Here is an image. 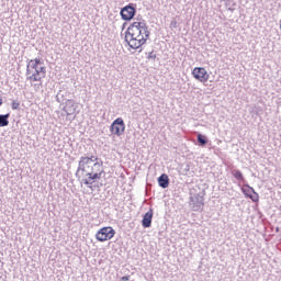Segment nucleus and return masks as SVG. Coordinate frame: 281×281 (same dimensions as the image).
<instances>
[{
  "label": "nucleus",
  "instance_id": "obj_1",
  "mask_svg": "<svg viewBox=\"0 0 281 281\" xmlns=\"http://www.w3.org/2000/svg\"><path fill=\"white\" fill-rule=\"evenodd\" d=\"M146 36L142 35V29L137 24L132 23L125 32V43L131 49H139L142 45H146Z\"/></svg>",
  "mask_w": 281,
  "mask_h": 281
},
{
  "label": "nucleus",
  "instance_id": "obj_2",
  "mask_svg": "<svg viewBox=\"0 0 281 281\" xmlns=\"http://www.w3.org/2000/svg\"><path fill=\"white\" fill-rule=\"evenodd\" d=\"M102 175H104V170L94 172L93 167H91L89 171H87L86 173H83L81 176L79 181H80V183H83L85 186L90 188V190H92L93 183H95L97 181H100V179H102Z\"/></svg>",
  "mask_w": 281,
  "mask_h": 281
},
{
  "label": "nucleus",
  "instance_id": "obj_3",
  "mask_svg": "<svg viewBox=\"0 0 281 281\" xmlns=\"http://www.w3.org/2000/svg\"><path fill=\"white\" fill-rule=\"evenodd\" d=\"M205 190L195 193L190 198V205L193 212H203V207H205Z\"/></svg>",
  "mask_w": 281,
  "mask_h": 281
},
{
  "label": "nucleus",
  "instance_id": "obj_4",
  "mask_svg": "<svg viewBox=\"0 0 281 281\" xmlns=\"http://www.w3.org/2000/svg\"><path fill=\"white\" fill-rule=\"evenodd\" d=\"M90 168H91V162L89 161L87 156H81L79 158L78 168L75 173L76 179L80 181V179H82V176L90 171L89 170Z\"/></svg>",
  "mask_w": 281,
  "mask_h": 281
},
{
  "label": "nucleus",
  "instance_id": "obj_5",
  "mask_svg": "<svg viewBox=\"0 0 281 281\" xmlns=\"http://www.w3.org/2000/svg\"><path fill=\"white\" fill-rule=\"evenodd\" d=\"M120 14L122 21H133V19H135V15L137 14V4L128 3L121 9Z\"/></svg>",
  "mask_w": 281,
  "mask_h": 281
},
{
  "label": "nucleus",
  "instance_id": "obj_6",
  "mask_svg": "<svg viewBox=\"0 0 281 281\" xmlns=\"http://www.w3.org/2000/svg\"><path fill=\"white\" fill-rule=\"evenodd\" d=\"M124 131H126V124L123 117L115 119L110 125V133L116 137L124 135Z\"/></svg>",
  "mask_w": 281,
  "mask_h": 281
},
{
  "label": "nucleus",
  "instance_id": "obj_7",
  "mask_svg": "<svg viewBox=\"0 0 281 281\" xmlns=\"http://www.w3.org/2000/svg\"><path fill=\"white\" fill-rule=\"evenodd\" d=\"M113 236H115V229H113L111 226L102 227L95 234V238L99 243L111 240Z\"/></svg>",
  "mask_w": 281,
  "mask_h": 281
},
{
  "label": "nucleus",
  "instance_id": "obj_8",
  "mask_svg": "<svg viewBox=\"0 0 281 281\" xmlns=\"http://www.w3.org/2000/svg\"><path fill=\"white\" fill-rule=\"evenodd\" d=\"M241 192L246 199H250L252 203H258V201H260V195L258 192H256V190L247 183L241 188Z\"/></svg>",
  "mask_w": 281,
  "mask_h": 281
},
{
  "label": "nucleus",
  "instance_id": "obj_9",
  "mask_svg": "<svg viewBox=\"0 0 281 281\" xmlns=\"http://www.w3.org/2000/svg\"><path fill=\"white\" fill-rule=\"evenodd\" d=\"M192 76L199 82H207L210 80V74H207L204 67H195L192 70Z\"/></svg>",
  "mask_w": 281,
  "mask_h": 281
},
{
  "label": "nucleus",
  "instance_id": "obj_10",
  "mask_svg": "<svg viewBox=\"0 0 281 281\" xmlns=\"http://www.w3.org/2000/svg\"><path fill=\"white\" fill-rule=\"evenodd\" d=\"M45 76H47V68L45 66H40L27 78L29 80H33V82H41V79L45 78Z\"/></svg>",
  "mask_w": 281,
  "mask_h": 281
},
{
  "label": "nucleus",
  "instance_id": "obj_11",
  "mask_svg": "<svg viewBox=\"0 0 281 281\" xmlns=\"http://www.w3.org/2000/svg\"><path fill=\"white\" fill-rule=\"evenodd\" d=\"M61 106V111H64L66 115H74L78 109V103L71 99H67Z\"/></svg>",
  "mask_w": 281,
  "mask_h": 281
},
{
  "label": "nucleus",
  "instance_id": "obj_12",
  "mask_svg": "<svg viewBox=\"0 0 281 281\" xmlns=\"http://www.w3.org/2000/svg\"><path fill=\"white\" fill-rule=\"evenodd\" d=\"M153 216H154L153 209H149L148 212H146L143 215L142 227H144V229H148V227H153Z\"/></svg>",
  "mask_w": 281,
  "mask_h": 281
},
{
  "label": "nucleus",
  "instance_id": "obj_13",
  "mask_svg": "<svg viewBox=\"0 0 281 281\" xmlns=\"http://www.w3.org/2000/svg\"><path fill=\"white\" fill-rule=\"evenodd\" d=\"M138 22H133L134 25L138 26L140 30H144V34L146 38H150V31H148V25L146 24V20L137 18Z\"/></svg>",
  "mask_w": 281,
  "mask_h": 281
},
{
  "label": "nucleus",
  "instance_id": "obj_14",
  "mask_svg": "<svg viewBox=\"0 0 281 281\" xmlns=\"http://www.w3.org/2000/svg\"><path fill=\"white\" fill-rule=\"evenodd\" d=\"M158 186H159V188H162L164 190H166V188H168V186H170V178L168 177V175L162 173L158 177Z\"/></svg>",
  "mask_w": 281,
  "mask_h": 281
},
{
  "label": "nucleus",
  "instance_id": "obj_15",
  "mask_svg": "<svg viewBox=\"0 0 281 281\" xmlns=\"http://www.w3.org/2000/svg\"><path fill=\"white\" fill-rule=\"evenodd\" d=\"M67 95H69V92L67 90H59L55 97L56 102H58L60 106H63V104H65L63 101L65 100V98H67Z\"/></svg>",
  "mask_w": 281,
  "mask_h": 281
},
{
  "label": "nucleus",
  "instance_id": "obj_16",
  "mask_svg": "<svg viewBox=\"0 0 281 281\" xmlns=\"http://www.w3.org/2000/svg\"><path fill=\"white\" fill-rule=\"evenodd\" d=\"M5 126H10V113L0 114V128H5Z\"/></svg>",
  "mask_w": 281,
  "mask_h": 281
},
{
  "label": "nucleus",
  "instance_id": "obj_17",
  "mask_svg": "<svg viewBox=\"0 0 281 281\" xmlns=\"http://www.w3.org/2000/svg\"><path fill=\"white\" fill-rule=\"evenodd\" d=\"M231 175H233V177H235L237 181H241V183H247V180H245V176H243V171L234 169L231 171Z\"/></svg>",
  "mask_w": 281,
  "mask_h": 281
},
{
  "label": "nucleus",
  "instance_id": "obj_18",
  "mask_svg": "<svg viewBox=\"0 0 281 281\" xmlns=\"http://www.w3.org/2000/svg\"><path fill=\"white\" fill-rule=\"evenodd\" d=\"M40 67L36 65V63L33 59H30L26 65V76H30L33 71H36ZM34 69V70H32Z\"/></svg>",
  "mask_w": 281,
  "mask_h": 281
},
{
  "label": "nucleus",
  "instance_id": "obj_19",
  "mask_svg": "<svg viewBox=\"0 0 281 281\" xmlns=\"http://www.w3.org/2000/svg\"><path fill=\"white\" fill-rule=\"evenodd\" d=\"M196 139H198V146H201V147H204V146H207V136L199 133L198 136H196Z\"/></svg>",
  "mask_w": 281,
  "mask_h": 281
},
{
  "label": "nucleus",
  "instance_id": "obj_20",
  "mask_svg": "<svg viewBox=\"0 0 281 281\" xmlns=\"http://www.w3.org/2000/svg\"><path fill=\"white\" fill-rule=\"evenodd\" d=\"M236 5V2L234 0H227L226 1V8L229 10V12H234L236 10L234 7Z\"/></svg>",
  "mask_w": 281,
  "mask_h": 281
},
{
  "label": "nucleus",
  "instance_id": "obj_21",
  "mask_svg": "<svg viewBox=\"0 0 281 281\" xmlns=\"http://www.w3.org/2000/svg\"><path fill=\"white\" fill-rule=\"evenodd\" d=\"M147 54V60H156L157 59V54L155 53V50H151Z\"/></svg>",
  "mask_w": 281,
  "mask_h": 281
},
{
  "label": "nucleus",
  "instance_id": "obj_22",
  "mask_svg": "<svg viewBox=\"0 0 281 281\" xmlns=\"http://www.w3.org/2000/svg\"><path fill=\"white\" fill-rule=\"evenodd\" d=\"M19 106H21V103H19V101H12L11 103L12 111H19Z\"/></svg>",
  "mask_w": 281,
  "mask_h": 281
},
{
  "label": "nucleus",
  "instance_id": "obj_23",
  "mask_svg": "<svg viewBox=\"0 0 281 281\" xmlns=\"http://www.w3.org/2000/svg\"><path fill=\"white\" fill-rule=\"evenodd\" d=\"M86 159H89V162L90 164H93L94 161L97 162L98 161V157L97 156H86Z\"/></svg>",
  "mask_w": 281,
  "mask_h": 281
},
{
  "label": "nucleus",
  "instance_id": "obj_24",
  "mask_svg": "<svg viewBox=\"0 0 281 281\" xmlns=\"http://www.w3.org/2000/svg\"><path fill=\"white\" fill-rule=\"evenodd\" d=\"M102 166H104V162L102 160H100V161L94 162L92 168H100Z\"/></svg>",
  "mask_w": 281,
  "mask_h": 281
},
{
  "label": "nucleus",
  "instance_id": "obj_25",
  "mask_svg": "<svg viewBox=\"0 0 281 281\" xmlns=\"http://www.w3.org/2000/svg\"><path fill=\"white\" fill-rule=\"evenodd\" d=\"M34 61H35V65L38 67V66H41V65H44V61L43 60H41V58H35V59H33Z\"/></svg>",
  "mask_w": 281,
  "mask_h": 281
},
{
  "label": "nucleus",
  "instance_id": "obj_26",
  "mask_svg": "<svg viewBox=\"0 0 281 281\" xmlns=\"http://www.w3.org/2000/svg\"><path fill=\"white\" fill-rule=\"evenodd\" d=\"M170 27H173V29H177V27H178V25H177V20H172V21H171Z\"/></svg>",
  "mask_w": 281,
  "mask_h": 281
},
{
  "label": "nucleus",
  "instance_id": "obj_27",
  "mask_svg": "<svg viewBox=\"0 0 281 281\" xmlns=\"http://www.w3.org/2000/svg\"><path fill=\"white\" fill-rule=\"evenodd\" d=\"M121 280H122V281H128V280H131V276L122 277Z\"/></svg>",
  "mask_w": 281,
  "mask_h": 281
},
{
  "label": "nucleus",
  "instance_id": "obj_28",
  "mask_svg": "<svg viewBox=\"0 0 281 281\" xmlns=\"http://www.w3.org/2000/svg\"><path fill=\"white\" fill-rule=\"evenodd\" d=\"M126 25H128L127 22H124L123 25H122V30H125L126 29Z\"/></svg>",
  "mask_w": 281,
  "mask_h": 281
},
{
  "label": "nucleus",
  "instance_id": "obj_29",
  "mask_svg": "<svg viewBox=\"0 0 281 281\" xmlns=\"http://www.w3.org/2000/svg\"><path fill=\"white\" fill-rule=\"evenodd\" d=\"M0 104H3V97L0 94Z\"/></svg>",
  "mask_w": 281,
  "mask_h": 281
},
{
  "label": "nucleus",
  "instance_id": "obj_30",
  "mask_svg": "<svg viewBox=\"0 0 281 281\" xmlns=\"http://www.w3.org/2000/svg\"><path fill=\"white\" fill-rule=\"evenodd\" d=\"M145 34H144V30H140V36H144Z\"/></svg>",
  "mask_w": 281,
  "mask_h": 281
},
{
  "label": "nucleus",
  "instance_id": "obj_31",
  "mask_svg": "<svg viewBox=\"0 0 281 281\" xmlns=\"http://www.w3.org/2000/svg\"><path fill=\"white\" fill-rule=\"evenodd\" d=\"M184 170H190V167H189V166H187V168H186Z\"/></svg>",
  "mask_w": 281,
  "mask_h": 281
}]
</instances>
